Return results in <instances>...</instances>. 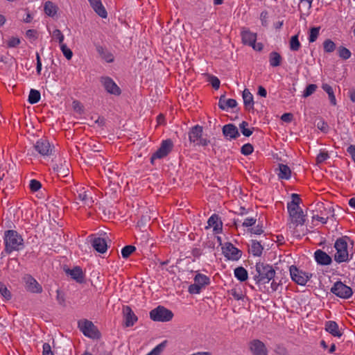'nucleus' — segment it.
I'll return each mask as SVG.
<instances>
[{"instance_id":"obj_27","label":"nucleus","mask_w":355,"mask_h":355,"mask_svg":"<svg viewBox=\"0 0 355 355\" xmlns=\"http://www.w3.org/2000/svg\"><path fill=\"white\" fill-rule=\"evenodd\" d=\"M242 42L244 44L249 46L254 44L257 40V35L251 33L249 30H243L241 32Z\"/></svg>"},{"instance_id":"obj_52","label":"nucleus","mask_w":355,"mask_h":355,"mask_svg":"<svg viewBox=\"0 0 355 355\" xmlns=\"http://www.w3.org/2000/svg\"><path fill=\"white\" fill-rule=\"evenodd\" d=\"M251 234L260 235L264 232L263 225L258 224L256 227H252L248 230Z\"/></svg>"},{"instance_id":"obj_62","label":"nucleus","mask_w":355,"mask_h":355,"mask_svg":"<svg viewBox=\"0 0 355 355\" xmlns=\"http://www.w3.org/2000/svg\"><path fill=\"white\" fill-rule=\"evenodd\" d=\"M36 31L33 29H29L26 31V35L28 38H33V40L37 39Z\"/></svg>"},{"instance_id":"obj_20","label":"nucleus","mask_w":355,"mask_h":355,"mask_svg":"<svg viewBox=\"0 0 355 355\" xmlns=\"http://www.w3.org/2000/svg\"><path fill=\"white\" fill-rule=\"evenodd\" d=\"M213 227V231L215 234H220L223 231V223L218 215L214 214L211 215L207 220V226L206 229Z\"/></svg>"},{"instance_id":"obj_63","label":"nucleus","mask_w":355,"mask_h":355,"mask_svg":"<svg viewBox=\"0 0 355 355\" xmlns=\"http://www.w3.org/2000/svg\"><path fill=\"white\" fill-rule=\"evenodd\" d=\"M347 152L351 155L352 158L355 162V146L350 145L347 147Z\"/></svg>"},{"instance_id":"obj_31","label":"nucleus","mask_w":355,"mask_h":355,"mask_svg":"<svg viewBox=\"0 0 355 355\" xmlns=\"http://www.w3.org/2000/svg\"><path fill=\"white\" fill-rule=\"evenodd\" d=\"M263 250V247L260 241L257 240L251 241L250 252L254 256L260 257L262 254Z\"/></svg>"},{"instance_id":"obj_53","label":"nucleus","mask_w":355,"mask_h":355,"mask_svg":"<svg viewBox=\"0 0 355 355\" xmlns=\"http://www.w3.org/2000/svg\"><path fill=\"white\" fill-rule=\"evenodd\" d=\"M257 218L253 217L246 218L242 223V225L245 227H250L255 225Z\"/></svg>"},{"instance_id":"obj_56","label":"nucleus","mask_w":355,"mask_h":355,"mask_svg":"<svg viewBox=\"0 0 355 355\" xmlns=\"http://www.w3.org/2000/svg\"><path fill=\"white\" fill-rule=\"evenodd\" d=\"M29 186L31 190L35 192L41 188L42 184L39 181L33 179L31 180Z\"/></svg>"},{"instance_id":"obj_3","label":"nucleus","mask_w":355,"mask_h":355,"mask_svg":"<svg viewBox=\"0 0 355 355\" xmlns=\"http://www.w3.org/2000/svg\"><path fill=\"white\" fill-rule=\"evenodd\" d=\"M349 237L345 236L337 239L334 243L336 252L334 254V260L338 263L347 262L349 261V252L347 250V241Z\"/></svg>"},{"instance_id":"obj_59","label":"nucleus","mask_w":355,"mask_h":355,"mask_svg":"<svg viewBox=\"0 0 355 355\" xmlns=\"http://www.w3.org/2000/svg\"><path fill=\"white\" fill-rule=\"evenodd\" d=\"M42 354L43 355H54L53 352L51 350V345L49 343H44Z\"/></svg>"},{"instance_id":"obj_33","label":"nucleus","mask_w":355,"mask_h":355,"mask_svg":"<svg viewBox=\"0 0 355 355\" xmlns=\"http://www.w3.org/2000/svg\"><path fill=\"white\" fill-rule=\"evenodd\" d=\"M322 88L328 94L330 103L332 105H336L337 101L332 87L327 83H323L322 85Z\"/></svg>"},{"instance_id":"obj_29","label":"nucleus","mask_w":355,"mask_h":355,"mask_svg":"<svg viewBox=\"0 0 355 355\" xmlns=\"http://www.w3.org/2000/svg\"><path fill=\"white\" fill-rule=\"evenodd\" d=\"M96 51L101 57L105 60L107 62H112L114 61V55L106 49L101 46H96Z\"/></svg>"},{"instance_id":"obj_14","label":"nucleus","mask_w":355,"mask_h":355,"mask_svg":"<svg viewBox=\"0 0 355 355\" xmlns=\"http://www.w3.org/2000/svg\"><path fill=\"white\" fill-rule=\"evenodd\" d=\"M64 271L77 283L82 284L85 282V275L80 266H75L73 269L64 267Z\"/></svg>"},{"instance_id":"obj_22","label":"nucleus","mask_w":355,"mask_h":355,"mask_svg":"<svg viewBox=\"0 0 355 355\" xmlns=\"http://www.w3.org/2000/svg\"><path fill=\"white\" fill-rule=\"evenodd\" d=\"M315 261L321 266H328L332 262L331 257L322 250H317L314 253Z\"/></svg>"},{"instance_id":"obj_21","label":"nucleus","mask_w":355,"mask_h":355,"mask_svg":"<svg viewBox=\"0 0 355 355\" xmlns=\"http://www.w3.org/2000/svg\"><path fill=\"white\" fill-rule=\"evenodd\" d=\"M53 169L59 176L67 177L69 173V163L66 159H60L58 164H55Z\"/></svg>"},{"instance_id":"obj_10","label":"nucleus","mask_w":355,"mask_h":355,"mask_svg":"<svg viewBox=\"0 0 355 355\" xmlns=\"http://www.w3.org/2000/svg\"><path fill=\"white\" fill-rule=\"evenodd\" d=\"M222 253L228 260L238 261L242 255V252L232 243L227 242L222 247Z\"/></svg>"},{"instance_id":"obj_7","label":"nucleus","mask_w":355,"mask_h":355,"mask_svg":"<svg viewBox=\"0 0 355 355\" xmlns=\"http://www.w3.org/2000/svg\"><path fill=\"white\" fill-rule=\"evenodd\" d=\"M210 284L209 278L202 274H197L194 277V284L189 286L188 291L191 294H198L202 288Z\"/></svg>"},{"instance_id":"obj_28","label":"nucleus","mask_w":355,"mask_h":355,"mask_svg":"<svg viewBox=\"0 0 355 355\" xmlns=\"http://www.w3.org/2000/svg\"><path fill=\"white\" fill-rule=\"evenodd\" d=\"M325 329L334 336L340 337L342 333L340 331L338 325L335 321H327L325 324Z\"/></svg>"},{"instance_id":"obj_41","label":"nucleus","mask_w":355,"mask_h":355,"mask_svg":"<svg viewBox=\"0 0 355 355\" xmlns=\"http://www.w3.org/2000/svg\"><path fill=\"white\" fill-rule=\"evenodd\" d=\"M167 344V340H164L160 344L157 345L151 352L146 355H159L164 349Z\"/></svg>"},{"instance_id":"obj_5","label":"nucleus","mask_w":355,"mask_h":355,"mask_svg":"<svg viewBox=\"0 0 355 355\" xmlns=\"http://www.w3.org/2000/svg\"><path fill=\"white\" fill-rule=\"evenodd\" d=\"M78 327L85 336L90 338L97 339L101 336L100 332L94 323L87 319L79 320L78 322Z\"/></svg>"},{"instance_id":"obj_15","label":"nucleus","mask_w":355,"mask_h":355,"mask_svg":"<svg viewBox=\"0 0 355 355\" xmlns=\"http://www.w3.org/2000/svg\"><path fill=\"white\" fill-rule=\"evenodd\" d=\"M34 148L43 156L50 155L52 152V148L49 141L43 138L37 141L34 145Z\"/></svg>"},{"instance_id":"obj_37","label":"nucleus","mask_w":355,"mask_h":355,"mask_svg":"<svg viewBox=\"0 0 355 355\" xmlns=\"http://www.w3.org/2000/svg\"><path fill=\"white\" fill-rule=\"evenodd\" d=\"M40 92L38 90L31 89L28 95V101L31 104H35L40 100Z\"/></svg>"},{"instance_id":"obj_40","label":"nucleus","mask_w":355,"mask_h":355,"mask_svg":"<svg viewBox=\"0 0 355 355\" xmlns=\"http://www.w3.org/2000/svg\"><path fill=\"white\" fill-rule=\"evenodd\" d=\"M136 248L134 245H128L123 247L121 250V255L123 258H128L135 251Z\"/></svg>"},{"instance_id":"obj_47","label":"nucleus","mask_w":355,"mask_h":355,"mask_svg":"<svg viewBox=\"0 0 355 355\" xmlns=\"http://www.w3.org/2000/svg\"><path fill=\"white\" fill-rule=\"evenodd\" d=\"M52 37L53 39L58 41L60 44V46L62 45L63 43L64 37V35L62 33L60 30L59 29H55L52 33Z\"/></svg>"},{"instance_id":"obj_60","label":"nucleus","mask_w":355,"mask_h":355,"mask_svg":"<svg viewBox=\"0 0 355 355\" xmlns=\"http://www.w3.org/2000/svg\"><path fill=\"white\" fill-rule=\"evenodd\" d=\"M281 119L286 123H290L293 119V115L291 113H284L282 115Z\"/></svg>"},{"instance_id":"obj_24","label":"nucleus","mask_w":355,"mask_h":355,"mask_svg":"<svg viewBox=\"0 0 355 355\" xmlns=\"http://www.w3.org/2000/svg\"><path fill=\"white\" fill-rule=\"evenodd\" d=\"M92 247L98 252L103 254L107 249V244L105 239L101 237H95L91 241Z\"/></svg>"},{"instance_id":"obj_36","label":"nucleus","mask_w":355,"mask_h":355,"mask_svg":"<svg viewBox=\"0 0 355 355\" xmlns=\"http://www.w3.org/2000/svg\"><path fill=\"white\" fill-rule=\"evenodd\" d=\"M291 198L292 200L287 203V209H291L292 211L294 209V208L300 207V204L301 202V199L300 196L297 193H293L291 195Z\"/></svg>"},{"instance_id":"obj_43","label":"nucleus","mask_w":355,"mask_h":355,"mask_svg":"<svg viewBox=\"0 0 355 355\" xmlns=\"http://www.w3.org/2000/svg\"><path fill=\"white\" fill-rule=\"evenodd\" d=\"M248 123L245 121H242L239 124V128H240L241 132L245 137H250L252 135V134L253 132L252 130L248 128Z\"/></svg>"},{"instance_id":"obj_25","label":"nucleus","mask_w":355,"mask_h":355,"mask_svg":"<svg viewBox=\"0 0 355 355\" xmlns=\"http://www.w3.org/2000/svg\"><path fill=\"white\" fill-rule=\"evenodd\" d=\"M237 106V102L235 99L229 98L226 99L225 95H221L218 101V107L223 110L228 108H234Z\"/></svg>"},{"instance_id":"obj_23","label":"nucleus","mask_w":355,"mask_h":355,"mask_svg":"<svg viewBox=\"0 0 355 355\" xmlns=\"http://www.w3.org/2000/svg\"><path fill=\"white\" fill-rule=\"evenodd\" d=\"M91 7L95 12L102 18L107 17V12L103 6L101 0H88Z\"/></svg>"},{"instance_id":"obj_38","label":"nucleus","mask_w":355,"mask_h":355,"mask_svg":"<svg viewBox=\"0 0 355 355\" xmlns=\"http://www.w3.org/2000/svg\"><path fill=\"white\" fill-rule=\"evenodd\" d=\"M300 46L301 44L298 39V34L292 36L290 40V49L297 51L300 49Z\"/></svg>"},{"instance_id":"obj_51","label":"nucleus","mask_w":355,"mask_h":355,"mask_svg":"<svg viewBox=\"0 0 355 355\" xmlns=\"http://www.w3.org/2000/svg\"><path fill=\"white\" fill-rule=\"evenodd\" d=\"M329 157L327 152L321 151L316 157V163L320 164Z\"/></svg>"},{"instance_id":"obj_58","label":"nucleus","mask_w":355,"mask_h":355,"mask_svg":"<svg viewBox=\"0 0 355 355\" xmlns=\"http://www.w3.org/2000/svg\"><path fill=\"white\" fill-rule=\"evenodd\" d=\"M209 81L211 83V86L215 89H218L220 87V80L219 79L214 76H210L209 78Z\"/></svg>"},{"instance_id":"obj_32","label":"nucleus","mask_w":355,"mask_h":355,"mask_svg":"<svg viewBox=\"0 0 355 355\" xmlns=\"http://www.w3.org/2000/svg\"><path fill=\"white\" fill-rule=\"evenodd\" d=\"M282 61V57L281 55L276 52L272 51L269 54V62L270 65L272 67H278L281 64Z\"/></svg>"},{"instance_id":"obj_34","label":"nucleus","mask_w":355,"mask_h":355,"mask_svg":"<svg viewBox=\"0 0 355 355\" xmlns=\"http://www.w3.org/2000/svg\"><path fill=\"white\" fill-rule=\"evenodd\" d=\"M234 276L240 282H245L248 279V271L242 266L237 267L234 269Z\"/></svg>"},{"instance_id":"obj_1","label":"nucleus","mask_w":355,"mask_h":355,"mask_svg":"<svg viewBox=\"0 0 355 355\" xmlns=\"http://www.w3.org/2000/svg\"><path fill=\"white\" fill-rule=\"evenodd\" d=\"M275 273L272 266L264 262L257 263L255 271L251 272L257 284L268 283L274 279Z\"/></svg>"},{"instance_id":"obj_17","label":"nucleus","mask_w":355,"mask_h":355,"mask_svg":"<svg viewBox=\"0 0 355 355\" xmlns=\"http://www.w3.org/2000/svg\"><path fill=\"white\" fill-rule=\"evenodd\" d=\"M123 314L125 321V327H132L135 323L138 320L137 316L134 313L132 309L129 306H123Z\"/></svg>"},{"instance_id":"obj_64","label":"nucleus","mask_w":355,"mask_h":355,"mask_svg":"<svg viewBox=\"0 0 355 355\" xmlns=\"http://www.w3.org/2000/svg\"><path fill=\"white\" fill-rule=\"evenodd\" d=\"M231 295L237 300H241L243 296L242 293L241 292H238L236 289L231 291Z\"/></svg>"},{"instance_id":"obj_54","label":"nucleus","mask_w":355,"mask_h":355,"mask_svg":"<svg viewBox=\"0 0 355 355\" xmlns=\"http://www.w3.org/2000/svg\"><path fill=\"white\" fill-rule=\"evenodd\" d=\"M76 199L83 202L85 205H90L91 202L89 201L85 191L78 193V195L76 197Z\"/></svg>"},{"instance_id":"obj_30","label":"nucleus","mask_w":355,"mask_h":355,"mask_svg":"<svg viewBox=\"0 0 355 355\" xmlns=\"http://www.w3.org/2000/svg\"><path fill=\"white\" fill-rule=\"evenodd\" d=\"M279 173H277L279 178L288 180L291 176V171L290 168L284 164H279L278 166Z\"/></svg>"},{"instance_id":"obj_49","label":"nucleus","mask_w":355,"mask_h":355,"mask_svg":"<svg viewBox=\"0 0 355 355\" xmlns=\"http://www.w3.org/2000/svg\"><path fill=\"white\" fill-rule=\"evenodd\" d=\"M316 126L320 130H321L323 132H327L329 129L327 123L325 122L322 119H318L316 123Z\"/></svg>"},{"instance_id":"obj_61","label":"nucleus","mask_w":355,"mask_h":355,"mask_svg":"<svg viewBox=\"0 0 355 355\" xmlns=\"http://www.w3.org/2000/svg\"><path fill=\"white\" fill-rule=\"evenodd\" d=\"M260 19H261L262 25L266 26L267 25L268 12L267 11L261 12V13L260 15Z\"/></svg>"},{"instance_id":"obj_8","label":"nucleus","mask_w":355,"mask_h":355,"mask_svg":"<svg viewBox=\"0 0 355 355\" xmlns=\"http://www.w3.org/2000/svg\"><path fill=\"white\" fill-rule=\"evenodd\" d=\"M173 144L171 139H166L162 141L159 148L150 157V162L154 163L156 159H162L166 157L172 150Z\"/></svg>"},{"instance_id":"obj_45","label":"nucleus","mask_w":355,"mask_h":355,"mask_svg":"<svg viewBox=\"0 0 355 355\" xmlns=\"http://www.w3.org/2000/svg\"><path fill=\"white\" fill-rule=\"evenodd\" d=\"M351 55L352 53L348 49L344 46H340L338 48V55L343 60L349 59L351 57Z\"/></svg>"},{"instance_id":"obj_50","label":"nucleus","mask_w":355,"mask_h":355,"mask_svg":"<svg viewBox=\"0 0 355 355\" xmlns=\"http://www.w3.org/2000/svg\"><path fill=\"white\" fill-rule=\"evenodd\" d=\"M253 146L250 144H244L241 148V153L244 155H249L253 152Z\"/></svg>"},{"instance_id":"obj_16","label":"nucleus","mask_w":355,"mask_h":355,"mask_svg":"<svg viewBox=\"0 0 355 355\" xmlns=\"http://www.w3.org/2000/svg\"><path fill=\"white\" fill-rule=\"evenodd\" d=\"M250 349L253 355H268V350L265 344L258 339L250 343Z\"/></svg>"},{"instance_id":"obj_2","label":"nucleus","mask_w":355,"mask_h":355,"mask_svg":"<svg viewBox=\"0 0 355 355\" xmlns=\"http://www.w3.org/2000/svg\"><path fill=\"white\" fill-rule=\"evenodd\" d=\"M5 249L1 252V256L5 252L10 254L13 251H18L24 248V239L15 230H9L4 232Z\"/></svg>"},{"instance_id":"obj_48","label":"nucleus","mask_w":355,"mask_h":355,"mask_svg":"<svg viewBox=\"0 0 355 355\" xmlns=\"http://www.w3.org/2000/svg\"><path fill=\"white\" fill-rule=\"evenodd\" d=\"M60 49H61L63 55L67 60L71 59V58L73 56V52L70 49H69L67 46V45L65 44H62V45H60Z\"/></svg>"},{"instance_id":"obj_46","label":"nucleus","mask_w":355,"mask_h":355,"mask_svg":"<svg viewBox=\"0 0 355 355\" xmlns=\"http://www.w3.org/2000/svg\"><path fill=\"white\" fill-rule=\"evenodd\" d=\"M0 293L6 300H9L11 299V293L10 291L7 288L6 286L2 282H0Z\"/></svg>"},{"instance_id":"obj_42","label":"nucleus","mask_w":355,"mask_h":355,"mask_svg":"<svg viewBox=\"0 0 355 355\" xmlns=\"http://www.w3.org/2000/svg\"><path fill=\"white\" fill-rule=\"evenodd\" d=\"M323 48L326 53H332L336 49V44L331 40L327 39L323 42Z\"/></svg>"},{"instance_id":"obj_13","label":"nucleus","mask_w":355,"mask_h":355,"mask_svg":"<svg viewBox=\"0 0 355 355\" xmlns=\"http://www.w3.org/2000/svg\"><path fill=\"white\" fill-rule=\"evenodd\" d=\"M101 83L108 93L116 96L121 94V89L111 78L108 76L101 77Z\"/></svg>"},{"instance_id":"obj_55","label":"nucleus","mask_w":355,"mask_h":355,"mask_svg":"<svg viewBox=\"0 0 355 355\" xmlns=\"http://www.w3.org/2000/svg\"><path fill=\"white\" fill-rule=\"evenodd\" d=\"M20 44V40L18 37H12L7 42L8 47L14 48Z\"/></svg>"},{"instance_id":"obj_4","label":"nucleus","mask_w":355,"mask_h":355,"mask_svg":"<svg viewBox=\"0 0 355 355\" xmlns=\"http://www.w3.org/2000/svg\"><path fill=\"white\" fill-rule=\"evenodd\" d=\"M203 128L200 125L193 126L189 131V140L191 143H194L198 146H207L210 143V140L202 137Z\"/></svg>"},{"instance_id":"obj_6","label":"nucleus","mask_w":355,"mask_h":355,"mask_svg":"<svg viewBox=\"0 0 355 355\" xmlns=\"http://www.w3.org/2000/svg\"><path fill=\"white\" fill-rule=\"evenodd\" d=\"M150 318L157 322H168L173 317V312L163 306H158L150 311Z\"/></svg>"},{"instance_id":"obj_26","label":"nucleus","mask_w":355,"mask_h":355,"mask_svg":"<svg viewBox=\"0 0 355 355\" xmlns=\"http://www.w3.org/2000/svg\"><path fill=\"white\" fill-rule=\"evenodd\" d=\"M243 104L245 110H250L254 109L253 96L248 89H245L243 92Z\"/></svg>"},{"instance_id":"obj_11","label":"nucleus","mask_w":355,"mask_h":355,"mask_svg":"<svg viewBox=\"0 0 355 355\" xmlns=\"http://www.w3.org/2000/svg\"><path fill=\"white\" fill-rule=\"evenodd\" d=\"M23 282L25 283V288L27 291L32 293H40L42 291V286L31 275L26 274L23 277Z\"/></svg>"},{"instance_id":"obj_57","label":"nucleus","mask_w":355,"mask_h":355,"mask_svg":"<svg viewBox=\"0 0 355 355\" xmlns=\"http://www.w3.org/2000/svg\"><path fill=\"white\" fill-rule=\"evenodd\" d=\"M56 300L59 304L64 306H65V297L64 294L60 290H57Z\"/></svg>"},{"instance_id":"obj_9","label":"nucleus","mask_w":355,"mask_h":355,"mask_svg":"<svg viewBox=\"0 0 355 355\" xmlns=\"http://www.w3.org/2000/svg\"><path fill=\"white\" fill-rule=\"evenodd\" d=\"M331 292L337 297L343 299H349L353 294L352 289L343 284L341 281L334 283L331 288Z\"/></svg>"},{"instance_id":"obj_35","label":"nucleus","mask_w":355,"mask_h":355,"mask_svg":"<svg viewBox=\"0 0 355 355\" xmlns=\"http://www.w3.org/2000/svg\"><path fill=\"white\" fill-rule=\"evenodd\" d=\"M44 12L50 17H53L57 13L58 7L51 1H46L44 4Z\"/></svg>"},{"instance_id":"obj_44","label":"nucleus","mask_w":355,"mask_h":355,"mask_svg":"<svg viewBox=\"0 0 355 355\" xmlns=\"http://www.w3.org/2000/svg\"><path fill=\"white\" fill-rule=\"evenodd\" d=\"M318 86L315 84H309L305 88L302 96L304 98H307L311 94H313L317 89Z\"/></svg>"},{"instance_id":"obj_19","label":"nucleus","mask_w":355,"mask_h":355,"mask_svg":"<svg viewBox=\"0 0 355 355\" xmlns=\"http://www.w3.org/2000/svg\"><path fill=\"white\" fill-rule=\"evenodd\" d=\"M289 216L291 218V221L293 224L297 225H302L305 223V216L303 214V211L301 207L294 208L293 210L288 209Z\"/></svg>"},{"instance_id":"obj_12","label":"nucleus","mask_w":355,"mask_h":355,"mask_svg":"<svg viewBox=\"0 0 355 355\" xmlns=\"http://www.w3.org/2000/svg\"><path fill=\"white\" fill-rule=\"evenodd\" d=\"M289 270L291 277L293 282L301 286H304L306 284L307 277L305 275V272L293 265L290 267Z\"/></svg>"},{"instance_id":"obj_39","label":"nucleus","mask_w":355,"mask_h":355,"mask_svg":"<svg viewBox=\"0 0 355 355\" xmlns=\"http://www.w3.org/2000/svg\"><path fill=\"white\" fill-rule=\"evenodd\" d=\"M320 27H312L309 30V42L313 43L316 41L318 37Z\"/></svg>"},{"instance_id":"obj_18","label":"nucleus","mask_w":355,"mask_h":355,"mask_svg":"<svg viewBox=\"0 0 355 355\" xmlns=\"http://www.w3.org/2000/svg\"><path fill=\"white\" fill-rule=\"evenodd\" d=\"M224 137L228 139H236L240 137V133L237 127L233 123L225 125L222 128Z\"/></svg>"}]
</instances>
